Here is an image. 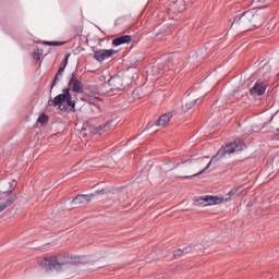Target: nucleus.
Here are the masks:
<instances>
[{
    "label": "nucleus",
    "mask_w": 279,
    "mask_h": 279,
    "mask_svg": "<svg viewBox=\"0 0 279 279\" xmlns=\"http://www.w3.org/2000/svg\"><path fill=\"white\" fill-rule=\"evenodd\" d=\"M245 149V144L241 140H235L234 142H230L226 146H222L216 156L211 158V160L208 162V165L205 167V169L201 170L198 173H195L193 175H186L184 177L186 180L191 178H197V175H202L204 172L208 171L210 169V166L213 165V160H217V158H227V156H230L236 151H243Z\"/></svg>",
    "instance_id": "obj_2"
},
{
    "label": "nucleus",
    "mask_w": 279,
    "mask_h": 279,
    "mask_svg": "<svg viewBox=\"0 0 279 279\" xmlns=\"http://www.w3.org/2000/svg\"><path fill=\"white\" fill-rule=\"evenodd\" d=\"M62 73H64V66L61 65V66L58 69V72H57L56 75H54V78H53V82H52V87L56 86V82H58V76H59V75H62Z\"/></svg>",
    "instance_id": "obj_14"
},
{
    "label": "nucleus",
    "mask_w": 279,
    "mask_h": 279,
    "mask_svg": "<svg viewBox=\"0 0 279 279\" xmlns=\"http://www.w3.org/2000/svg\"><path fill=\"white\" fill-rule=\"evenodd\" d=\"M266 90H267V85L259 80L251 88V95H253L254 97H258L260 95H265Z\"/></svg>",
    "instance_id": "obj_7"
},
{
    "label": "nucleus",
    "mask_w": 279,
    "mask_h": 279,
    "mask_svg": "<svg viewBox=\"0 0 279 279\" xmlns=\"http://www.w3.org/2000/svg\"><path fill=\"white\" fill-rule=\"evenodd\" d=\"M195 101H197V99L194 100V101L185 102V104L182 106V111H183V112H189V110H191V108H193V106H195Z\"/></svg>",
    "instance_id": "obj_13"
},
{
    "label": "nucleus",
    "mask_w": 279,
    "mask_h": 279,
    "mask_svg": "<svg viewBox=\"0 0 279 279\" xmlns=\"http://www.w3.org/2000/svg\"><path fill=\"white\" fill-rule=\"evenodd\" d=\"M105 128H110V125L107 124Z\"/></svg>",
    "instance_id": "obj_22"
},
{
    "label": "nucleus",
    "mask_w": 279,
    "mask_h": 279,
    "mask_svg": "<svg viewBox=\"0 0 279 279\" xmlns=\"http://www.w3.org/2000/svg\"><path fill=\"white\" fill-rule=\"evenodd\" d=\"M93 197H95V194H78L72 202L73 204H88Z\"/></svg>",
    "instance_id": "obj_10"
},
{
    "label": "nucleus",
    "mask_w": 279,
    "mask_h": 279,
    "mask_svg": "<svg viewBox=\"0 0 279 279\" xmlns=\"http://www.w3.org/2000/svg\"><path fill=\"white\" fill-rule=\"evenodd\" d=\"M1 184H5V186H9L0 194V213H3V210L10 208L11 204H14V202H16V196H12V194H10L14 191V189H16V181H0V186Z\"/></svg>",
    "instance_id": "obj_4"
},
{
    "label": "nucleus",
    "mask_w": 279,
    "mask_h": 279,
    "mask_svg": "<svg viewBox=\"0 0 279 279\" xmlns=\"http://www.w3.org/2000/svg\"><path fill=\"white\" fill-rule=\"evenodd\" d=\"M66 263H73L70 260H62L60 255H52L49 257H44L43 259L38 260L39 267H43V269H56L57 271H60Z\"/></svg>",
    "instance_id": "obj_5"
},
{
    "label": "nucleus",
    "mask_w": 279,
    "mask_h": 279,
    "mask_svg": "<svg viewBox=\"0 0 279 279\" xmlns=\"http://www.w3.org/2000/svg\"><path fill=\"white\" fill-rule=\"evenodd\" d=\"M275 138H276V141H279V129H277V131L275 133Z\"/></svg>",
    "instance_id": "obj_20"
},
{
    "label": "nucleus",
    "mask_w": 279,
    "mask_h": 279,
    "mask_svg": "<svg viewBox=\"0 0 279 279\" xmlns=\"http://www.w3.org/2000/svg\"><path fill=\"white\" fill-rule=\"evenodd\" d=\"M264 23L265 17H263L256 10L251 9L241 15H236L232 25H240L243 29H250L251 27H260Z\"/></svg>",
    "instance_id": "obj_3"
},
{
    "label": "nucleus",
    "mask_w": 279,
    "mask_h": 279,
    "mask_svg": "<svg viewBox=\"0 0 279 279\" xmlns=\"http://www.w3.org/2000/svg\"><path fill=\"white\" fill-rule=\"evenodd\" d=\"M183 253H184V251L178 250V251H174L173 256H174V258H180V256H182Z\"/></svg>",
    "instance_id": "obj_18"
},
{
    "label": "nucleus",
    "mask_w": 279,
    "mask_h": 279,
    "mask_svg": "<svg viewBox=\"0 0 279 279\" xmlns=\"http://www.w3.org/2000/svg\"><path fill=\"white\" fill-rule=\"evenodd\" d=\"M68 86V88L62 90V94H59L54 98H50L48 100V106H51L52 108H62V106H65L75 112V99L71 96V90L72 93L82 94L84 93V84L75 77V74H71Z\"/></svg>",
    "instance_id": "obj_1"
},
{
    "label": "nucleus",
    "mask_w": 279,
    "mask_h": 279,
    "mask_svg": "<svg viewBox=\"0 0 279 279\" xmlns=\"http://www.w3.org/2000/svg\"><path fill=\"white\" fill-rule=\"evenodd\" d=\"M69 56H70V54H66L65 59H64L63 62H62V65H61V66H63V69H66V65L69 64Z\"/></svg>",
    "instance_id": "obj_19"
},
{
    "label": "nucleus",
    "mask_w": 279,
    "mask_h": 279,
    "mask_svg": "<svg viewBox=\"0 0 279 279\" xmlns=\"http://www.w3.org/2000/svg\"><path fill=\"white\" fill-rule=\"evenodd\" d=\"M44 44L52 47H60V45H64L63 43H58V41H45Z\"/></svg>",
    "instance_id": "obj_17"
},
{
    "label": "nucleus",
    "mask_w": 279,
    "mask_h": 279,
    "mask_svg": "<svg viewBox=\"0 0 279 279\" xmlns=\"http://www.w3.org/2000/svg\"><path fill=\"white\" fill-rule=\"evenodd\" d=\"M109 85L114 89V90H123V78L121 76H112L109 80Z\"/></svg>",
    "instance_id": "obj_9"
},
{
    "label": "nucleus",
    "mask_w": 279,
    "mask_h": 279,
    "mask_svg": "<svg viewBox=\"0 0 279 279\" xmlns=\"http://www.w3.org/2000/svg\"><path fill=\"white\" fill-rule=\"evenodd\" d=\"M89 106H90V110L93 112H95L96 114H98V112H101V109L99 108V106L97 104L89 102Z\"/></svg>",
    "instance_id": "obj_15"
},
{
    "label": "nucleus",
    "mask_w": 279,
    "mask_h": 279,
    "mask_svg": "<svg viewBox=\"0 0 279 279\" xmlns=\"http://www.w3.org/2000/svg\"><path fill=\"white\" fill-rule=\"evenodd\" d=\"M34 58H35V60H40V53H34Z\"/></svg>",
    "instance_id": "obj_21"
},
{
    "label": "nucleus",
    "mask_w": 279,
    "mask_h": 279,
    "mask_svg": "<svg viewBox=\"0 0 279 279\" xmlns=\"http://www.w3.org/2000/svg\"><path fill=\"white\" fill-rule=\"evenodd\" d=\"M132 43V36L130 35H122L112 40L113 47H121V45H128Z\"/></svg>",
    "instance_id": "obj_11"
},
{
    "label": "nucleus",
    "mask_w": 279,
    "mask_h": 279,
    "mask_svg": "<svg viewBox=\"0 0 279 279\" xmlns=\"http://www.w3.org/2000/svg\"><path fill=\"white\" fill-rule=\"evenodd\" d=\"M199 201L205 202L203 206H215L217 204H221V202H223V197L207 195V196H202Z\"/></svg>",
    "instance_id": "obj_8"
},
{
    "label": "nucleus",
    "mask_w": 279,
    "mask_h": 279,
    "mask_svg": "<svg viewBox=\"0 0 279 279\" xmlns=\"http://www.w3.org/2000/svg\"><path fill=\"white\" fill-rule=\"evenodd\" d=\"M173 118V111H169L167 113H163L155 123V125L165 126L167 125L171 119Z\"/></svg>",
    "instance_id": "obj_12"
},
{
    "label": "nucleus",
    "mask_w": 279,
    "mask_h": 279,
    "mask_svg": "<svg viewBox=\"0 0 279 279\" xmlns=\"http://www.w3.org/2000/svg\"><path fill=\"white\" fill-rule=\"evenodd\" d=\"M49 121V117L47 114L43 113L38 117L37 123H47Z\"/></svg>",
    "instance_id": "obj_16"
},
{
    "label": "nucleus",
    "mask_w": 279,
    "mask_h": 279,
    "mask_svg": "<svg viewBox=\"0 0 279 279\" xmlns=\"http://www.w3.org/2000/svg\"><path fill=\"white\" fill-rule=\"evenodd\" d=\"M114 53H117V50L100 49L94 52V58L95 60H97V62H104V60H108V58H112Z\"/></svg>",
    "instance_id": "obj_6"
}]
</instances>
